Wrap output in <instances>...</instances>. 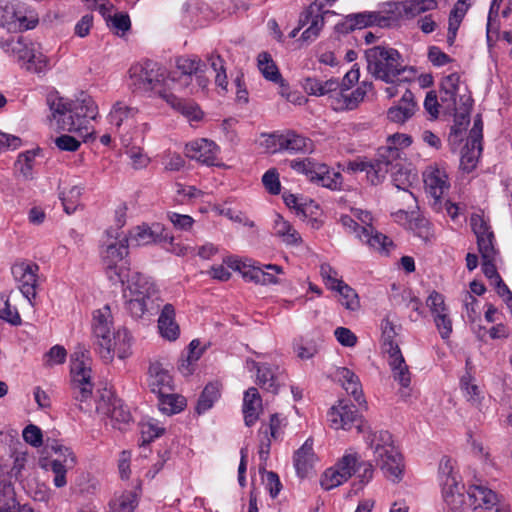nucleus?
<instances>
[{"instance_id": "603ef678", "label": "nucleus", "mask_w": 512, "mask_h": 512, "mask_svg": "<svg viewBox=\"0 0 512 512\" xmlns=\"http://www.w3.org/2000/svg\"><path fill=\"white\" fill-rule=\"evenodd\" d=\"M258 69L265 79L282 84V77L271 56L262 52L258 55Z\"/></svg>"}, {"instance_id": "393cba45", "label": "nucleus", "mask_w": 512, "mask_h": 512, "mask_svg": "<svg viewBox=\"0 0 512 512\" xmlns=\"http://www.w3.org/2000/svg\"><path fill=\"white\" fill-rule=\"evenodd\" d=\"M380 467L384 475L392 482H399L404 473V459L400 450H383L380 454Z\"/></svg>"}, {"instance_id": "c756f323", "label": "nucleus", "mask_w": 512, "mask_h": 512, "mask_svg": "<svg viewBox=\"0 0 512 512\" xmlns=\"http://www.w3.org/2000/svg\"><path fill=\"white\" fill-rule=\"evenodd\" d=\"M72 112L74 119L83 124V119H95L98 115V106L93 98L82 92L75 99H72Z\"/></svg>"}, {"instance_id": "13d9d810", "label": "nucleus", "mask_w": 512, "mask_h": 512, "mask_svg": "<svg viewBox=\"0 0 512 512\" xmlns=\"http://www.w3.org/2000/svg\"><path fill=\"white\" fill-rule=\"evenodd\" d=\"M339 285L340 286L335 291L340 295V303L348 310H357L360 306L357 293L346 283Z\"/></svg>"}, {"instance_id": "bf43d9fd", "label": "nucleus", "mask_w": 512, "mask_h": 512, "mask_svg": "<svg viewBox=\"0 0 512 512\" xmlns=\"http://www.w3.org/2000/svg\"><path fill=\"white\" fill-rule=\"evenodd\" d=\"M409 228L423 241H430L434 237L431 223L424 217H416L409 222Z\"/></svg>"}, {"instance_id": "680f3d73", "label": "nucleus", "mask_w": 512, "mask_h": 512, "mask_svg": "<svg viewBox=\"0 0 512 512\" xmlns=\"http://www.w3.org/2000/svg\"><path fill=\"white\" fill-rule=\"evenodd\" d=\"M426 306L429 308L432 317L449 312L445 303V297L437 291H432L426 299Z\"/></svg>"}, {"instance_id": "864d4df0", "label": "nucleus", "mask_w": 512, "mask_h": 512, "mask_svg": "<svg viewBox=\"0 0 512 512\" xmlns=\"http://www.w3.org/2000/svg\"><path fill=\"white\" fill-rule=\"evenodd\" d=\"M184 406L185 399L182 396L170 392L159 394V409L167 415L180 412Z\"/></svg>"}, {"instance_id": "423d86ee", "label": "nucleus", "mask_w": 512, "mask_h": 512, "mask_svg": "<svg viewBox=\"0 0 512 512\" xmlns=\"http://www.w3.org/2000/svg\"><path fill=\"white\" fill-rule=\"evenodd\" d=\"M90 365L89 351L84 347H78L71 355V381L74 397L80 402H85L92 395Z\"/></svg>"}, {"instance_id": "4c0bfd02", "label": "nucleus", "mask_w": 512, "mask_h": 512, "mask_svg": "<svg viewBox=\"0 0 512 512\" xmlns=\"http://www.w3.org/2000/svg\"><path fill=\"white\" fill-rule=\"evenodd\" d=\"M339 86V81L335 78L322 81L317 78L307 77L303 82V88L308 94L314 96L329 95V98L337 92Z\"/></svg>"}, {"instance_id": "1a4fd4ad", "label": "nucleus", "mask_w": 512, "mask_h": 512, "mask_svg": "<svg viewBox=\"0 0 512 512\" xmlns=\"http://www.w3.org/2000/svg\"><path fill=\"white\" fill-rule=\"evenodd\" d=\"M163 79L160 66L147 60L133 64L128 70V86L134 92H148L156 89Z\"/></svg>"}, {"instance_id": "6ab92c4d", "label": "nucleus", "mask_w": 512, "mask_h": 512, "mask_svg": "<svg viewBox=\"0 0 512 512\" xmlns=\"http://www.w3.org/2000/svg\"><path fill=\"white\" fill-rule=\"evenodd\" d=\"M391 17L384 16L377 11H365L347 15L341 23L342 31L349 32L363 29L368 26L386 27L390 25Z\"/></svg>"}, {"instance_id": "69168bd1", "label": "nucleus", "mask_w": 512, "mask_h": 512, "mask_svg": "<svg viewBox=\"0 0 512 512\" xmlns=\"http://www.w3.org/2000/svg\"><path fill=\"white\" fill-rule=\"evenodd\" d=\"M112 328L113 327V316L111 309L108 305L94 311L92 329L94 328Z\"/></svg>"}, {"instance_id": "c85d7f7f", "label": "nucleus", "mask_w": 512, "mask_h": 512, "mask_svg": "<svg viewBox=\"0 0 512 512\" xmlns=\"http://www.w3.org/2000/svg\"><path fill=\"white\" fill-rule=\"evenodd\" d=\"M159 96L173 109L179 111L189 121H199L203 116L199 106L192 101L182 100L173 93L167 91H160Z\"/></svg>"}, {"instance_id": "a18cd8bd", "label": "nucleus", "mask_w": 512, "mask_h": 512, "mask_svg": "<svg viewBox=\"0 0 512 512\" xmlns=\"http://www.w3.org/2000/svg\"><path fill=\"white\" fill-rule=\"evenodd\" d=\"M40 153L41 149L35 148L22 152L18 155L15 162V169L24 179L28 180L33 178L35 159Z\"/></svg>"}, {"instance_id": "a878e982", "label": "nucleus", "mask_w": 512, "mask_h": 512, "mask_svg": "<svg viewBox=\"0 0 512 512\" xmlns=\"http://www.w3.org/2000/svg\"><path fill=\"white\" fill-rule=\"evenodd\" d=\"M266 142L278 144L280 150H288L290 152H312L313 142L301 135L294 132H288L279 136H269Z\"/></svg>"}, {"instance_id": "de8ad7c7", "label": "nucleus", "mask_w": 512, "mask_h": 512, "mask_svg": "<svg viewBox=\"0 0 512 512\" xmlns=\"http://www.w3.org/2000/svg\"><path fill=\"white\" fill-rule=\"evenodd\" d=\"M472 98L468 93L460 95V104L452 106L456 110L455 124L452 128L455 134H458L464 129V126L469 122V112L472 107Z\"/></svg>"}, {"instance_id": "f8f14e48", "label": "nucleus", "mask_w": 512, "mask_h": 512, "mask_svg": "<svg viewBox=\"0 0 512 512\" xmlns=\"http://www.w3.org/2000/svg\"><path fill=\"white\" fill-rule=\"evenodd\" d=\"M423 181L426 193L432 198V208L435 211H441V198L449 187L446 171L437 165H430L423 172Z\"/></svg>"}, {"instance_id": "cd10ccee", "label": "nucleus", "mask_w": 512, "mask_h": 512, "mask_svg": "<svg viewBox=\"0 0 512 512\" xmlns=\"http://www.w3.org/2000/svg\"><path fill=\"white\" fill-rule=\"evenodd\" d=\"M467 90L466 86L461 82L460 74L453 72L446 76H444L441 80V92L444 94L442 96L443 102H448L447 106L452 108V106H457L460 104V92L461 90Z\"/></svg>"}, {"instance_id": "f03ea898", "label": "nucleus", "mask_w": 512, "mask_h": 512, "mask_svg": "<svg viewBox=\"0 0 512 512\" xmlns=\"http://www.w3.org/2000/svg\"><path fill=\"white\" fill-rule=\"evenodd\" d=\"M368 73L377 80L393 83L408 68L402 64L400 53L391 47L374 46L365 51Z\"/></svg>"}, {"instance_id": "6e6552de", "label": "nucleus", "mask_w": 512, "mask_h": 512, "mask_svg": "<svg viewBox=\"0 0 512 512\" xmlns=\"http://www.w3.org/2000/svg\"><path fill=\"white\" fill-rule=\"evenodd\" d=\"M38 463L43 470L54 473L55 487L62 488L67 484L66 473L75 465L76 456L71 450H43Z\"/></svg>"}, {"instance_id": "37998d69", "label": "nucleus", "mask_w": 512, "mask_h": 512, "mask_svg": "<svg viewBox=\"0 0 512 512\" xmlns=\"http://www.w3.org/2000/svg\"><path fill=\"white\" fill-rule=\"evenodd\" d=\"M275 234L288 245H299L302 238L297 230L282 216L277 215L274 221Z\"/></svg>"}, {"instance_id": "f3484780", "label": "nucleus", "mask_w": 512, "mask_h": 512, "mask_svg": "<svg viewBox=\"0 0 512 512\" xmlns=\"http://www.w3.org/2000/svg\"><path fill=\"white\" fill-rule=\"evenodd\" d=\"M412 139L407 134L396 133L387 138V144L378 149L380 161H383L388 169L396 168L401 159L402 150L409 147Z\"/></svg>"}, {"instance_id": "c9c22d12", "label": "nucleus", "mask_w": 512, "mask_h": 512, "mask_svg": "<svg viewBox=\"0 0 512 512\" xmlns=\"http://www.w3.org/2000/svg\"><path fill=\"white\" fill-rule=\"evenodd\" d=\"M286 425V418L280 417L278 414H273L270 417L269 424L263 425L260 428V435H263L261 445L270 447L272 444H276V441L282 437Z\"/></svg>"}, {"instance_id": "dca6fc26", "label": "nucleus", "mask_w": 512, "mask_h": 512, "mask_svg": "<svg viewBox=\"0 0 512 512\" xmlns=\"http://www.w3.org/2000/svg\"><path fill=\"white\" fill-rule=\"evenodd\" d=\"M388 12L398 19L410 20L417 16L436 10L437 0H401L388 3Z\"/></svg>"}, {"instance_id": "2f4dec72", "label": "nucleus", "mask_w": 512, "mask_h": 512, "mask_svg": "<svg viewBox=\"0 0 512 512\" xmlns=\"http://www.w3.org/2000/svg\"><path fill=\"white\" fill-rule=\"evenodd\" d=\"M161 227L158 224L148 226L146 224L135 227L130 231L128 242L135 246H145L157 243L161 238Z\"/></svg>"}, {"instance_id": "4be33fe9", "label": "nucleus", "mask_w": 512, "mask_h": 512, "mask_svg": "<svg viewBox=\"0 0 512 512\" xmlns=\"http://www.w3.org/2000/svg\"><path fill=\"white\" fill-rule=\"evenodd\" d=\"M466 504L474 512L491 510L499 502L497 494L483 485H472L467 491Z\"/></svg>"}, {"instance_id": "5fc2aeb1", "label": "nucleus", "mask_w": 512, "mask_h": 512, "mask_svg": "<svg viewBox=\"0 0 512 512\" xmlns=\"http://www.w3.org/2000/svg\"><path fill=\"white\" fill-rule=\"evenodd\" d=\"M460 384L467 401L475 406L480 405L483 399V392L476 384L475 380L467 374L461 378Z\"/></svg>"}, {"instance_id": "20e7f679", "label": "nucleus", "mask_w": 512, "mask_h": 512, "mask_svg": "<svg viewBox=\"0 0 512 512\" xmlns=\"http://www.w3.org/2000/svg\"><path fill=\"white\" fill-rule=\"evenodd\" d=\"M92 334L95 349L103 361L112 362L115 354L120 359L131 354L132 336L126 328H94Z\"/></svg>"}, {"instance_id": "338daca9", "label": "nucleus", "mask_w": 512, "mask_h": 512, "mask_svg": "<svg viewBox=\"0 0 512 512\" xmlns=\"http://www.w3.org/2000/svg\"><path fill=\"white\" fill-rule=\"evenodd\" d=\"M27 451L13 450L10 454L12 465L9 471L11 477L18 479L27 463Z\"/></svg>"}, {"instance_id": "f257e3e1", "label": "nucleus", "mask_w": 512, "mask_h": 512, "mask_svg": "<svg viewBox=\"0 0 512 512\" xmlns=\"http://www.w3.org/2000/svg\"><path fill=\"white\" fill-rule=\"evenodd\" d=\"M126 309L135 318L152 313L159 308L158 291L151 279L141 273L133 272L127 278L123 289Z\"/></svg>"}, {"instance_id": "774afa93", "label": "nucleus", "mask_w": 512, "mask_h": 512, "mask_svg": "<svg viewBox=\"0 0 512 512\" xmlns=\"http://www.w3.org/2000/svg\"><path fill=\"white\" fill-rule=\"evenodd\" d=\"M320 275L325 282V285L331 289L336 290L344 282L339 279L338 272L329 264L323 263L320 266Z\"/></svg>"}, {"instance_id": "f704fd0d", "label": "nucleus", "mask_w": 512, "mask_h": 512, "mask_svg": "<svg viewBox=\"0 0 512 512\" xmlns=\"http://www.w3.org/2000/svg\"><path fill=\"white\" fill-rule=\"evenodd\" d=\"M261 409L262 400L260 394L255 387H250L245 391L243 398V413L247 426H251L257 421Z\"/></svg>"}, {"instance_id": "7c9ffc66", "label": "nucleus", "mask_w": 512, "mask_h": 512, "mask_svg": "<svg viewBox=\"0 0 512 512\" xmlns=\"http://www.w3.org/2000/svg\"><path fill=\"white\" fill-rule=\"evenodd\" d=\"M160 335L169 341H175L180 334V328L175 321V309L171 304L164 305L158 318Z\"/></svg>"}, {"instance_id": "ddd939ff", "label": "nucleus", "mask_w": 512, "mask_h": 512, "mask_svg": "<svg viewBox=\"0 0 512 512\" xmlns=\"http://www.w3.org/2000/svg\"><path fill=\"white\" fill-rule=\"evenodd\" d=\"M12 273L19 283L23 296L33 304L39 286V266L35 263H18L13 266Z\"/></svg>"}, {"instance_id": "8fccbe9b", "label": "nucleus", "mask_w": 512, "mask_h": 512, "mask_svg": "<svg viewBox=\"0 0 512 512\" xmlns=\"http://www.w3.org/2000/svg\"><path fill=\"white\" fill-rule=\"evenodd\" d=\"M316 461L317 456L313 450H296L294 455V465L297 474L300 477L308 476Z\"/></svg>"}, {"instance_id": "9d476101", "label": "nucleus", "mask_w": 512, "mask_h": 512, "mask_svg": "<svg viewBox=\"0 0 512 512\" xmlns=\"http://www.w3.org/2000/svg\"><path fill=\"white\" fill-rule=\"evenodd\" d=\"M483 122L480 115L474 119L467 143L461 151L460 166L463 171H473L482 153Z\"/></svg>"}, {"instance_id": "0eeeda50", "label": "nucleus", "mask_w": 512, "mask_h": 512, "mask_svg": "<svg viewBox=\"0 0 512 512\" xmlns=\"http://www.w3.org/2000/svg\"><path fill=\"white\" fill-rule=\"evenodd\" d=\"M46 102L50 110L48 121L52 128L68 132L81 130V123L74 119L72 99L62 97L58 92H54L48 94Z\"/></svg>"}, {"instance_id": "6e6d98bb", "label": "nucleus", "mask_w": 512, "mask_h": 512, "mask_svg": "<svg viewBox=\"0 0 512 512\" xmlns=\"http://www.w3.org/2000/svg\"><path fill=\"white\" fill-rule=\"evenodd\" d=\"M392 176V182L394 186L405 192L408 191V188L411 186L413 181L416 178V174L411 170L401 167L399 164L396 168H392L389 170Z\"/></svg>"}, {"instance_id": "473e14b6", "label": "nucleus", "mask_w": 512, "mask_h": 512, "mask_svg": "<svg viewBox=\"0 0 512 512\" xmlns=\"http://www.w3.org/2000/svg\"><path fill=\"white\" fill-rule=\"evenodd\" d=\"M335 375L345 391L352 395L359 405L365 404L359 378L353 371L346 367H339Z\"/></svg>"}, {"instance_id": "aec40b11", "label": "nucleus", "mask_w": 512, "mask_h": 512, "mask_svg": "<svg viewBox=\"0 0 512 512\" xmlns=\"http://www.w3.org/2000/svg\"><path fill=\"white\" fill-rule=\"evenodd\" d=\"M372 89V83L363 82L352 92L340 90L330 97V106L335 111L353 110L364 100L367 92Z\"/></svg>"}, {"instance_id": "09e8293b", "label": "nucleus", "mask_w": 512, "mask_h": 512, "mask_svg": "<svg viewBox=\"0 0 512 512\" xmlns=\"http://www.w3.org/2000/svg\"><path fill=\"white\" fill-rule=\"evenodd\" d=\"M83 190L84 187L81 185H70L63 188L60 193V199L67 214L74 213L80 206Z\"/></svg>"}, {"instance_id": "bb28decb", "label": "nucleus", "mask_w": 512, "mask_h": 512, "mask_svg": "<svg viewBox=\"0 0 512 512\" xmlns=\"http://www.w3.org/2000/svg\"><path fill=\"white\" fill-rule=\"evenodd\" d=\"M357 238L370 249L382 255H388L394 247L392 240L374 227H361Z\"/></svg>"}, {"instance_id": "c03bdc74", "label": "nucleus", "mask_w": 512, "mask_h": 512, "mask_svg": "<svg viewBox=\"0 0 512 512\" xmlns=\"http://www.w3.org/2000/svg\"><path fill=\"white\" fill-rule=\"evenodd\" d=\"M139 503L135 491H125L115 496L109 503V512H134Z\"/></svg>"}, {"instance_id": "79ce46f5", "label": "nucleus", "mask_w": 512, "mask_h": 512, "mask_svg": "<svg viewBox=\"0 0 512 512\" xmlns=\"http://www.w3.org/2000/svg\"><path fill=\"white\" fill-rule=\"evenodd\" d=\"M138 113L137 107L127 105L123 101H117L113 105L108 118L112 125L119 128L124 122L134 119Z\"/></svg>"}, {"instance_id": "4d7b16f0", "label": "nucleus", "mask_w": 512, "mask_h": 512, "mask_svg": "<svg viewBox=\"0 0 512 512\" xmlns=\"http://www.w3.org/2000/svg\"><path fill=\"white\" fill-rule=\"evenodd\" d=\"M177 68L182 72V74L191 76L196 75L199 72H204L205 63L197 56L192 57H180L177 60Z\"/></svg>"}, {"instance_id": "ea45409f", "label": "nucleus", "mask_w": 512, "mask_h": 512, "mask_svg": "<svg viewBox=\"0 0 512 512\" xmlns=\"http://www.w3.org/2000/svg\"><path fill=\"white\" fill-rule=\"evenodd\" d=\"M388 363L392 370L394 379L402 387H408L411 382V374L401 351L389 354Z\"/></svg>"}, {"instance_id": "7ed1b4c3", "label": "nucleus", "mask_w": 512, "mask_h": 512, "mask_svg": "<svg viewBox=\"0 0 512 512\" xmlns=\"http://www.w3.org/2000/svg\"><path fill=\"white\" fill-rule=\"evenodd\" d=\"M106 241L102 250V263L108 279L113 283H124L127 266L125 257L128 255V236L118 229L106 232Z\"/></svg>"}, {"instance_id": "9b49d317", "label": "nucleus", "mask_w": 512, "mask_h": 512, "mask_svg": "<svg viewBox=\"0 0 512 512\" xmlns=\"http://www.w3.org/2000/svg\"><path fill=\"white\" fill-rule=\"evenodd\" d=\"M439 475L445 501L448 505L456 508L462 503L461 485L454 472V461L443 457L439 463Z\"/></svg>"}, {"instance_id": "5701e85b", "label": "nucleus", "mask_w": 512, "mask_h": 512, "mask_svg": "<svg viewBox=\"0 0 512 512\" xmlns=\"http://www.w3.org/2000/svg\"><path fill=\"white\" fill-rule=\"evenodd\" d=\"M218 152V146L205 138L191 141L185 147L187 157L209 166L216 165Z\"/></svg>"}, {"instance_id": "412c9836", "label": "nucleus", "mask_w": 512, "mask_h": 512, "mask_svg": "<svg viewBox=\"0 0 512 512\" xmlns=\"http://www.w3.org/2000/svg\"><path fill=\"white\" fill-rule=\"evenodd\" d=\"M246 363L249 369L257 370V382L262 389L272 394L278 392L281 385V375L278 366L257 362L251 359H248Z\"/></svg>"}, {"instance_id": "052dcab7", "label": "nucleus", "mask_w": 512, "mask_h": 512, "mask_svg": "<svg viewBox=\"0 0 512 512\" xmlns=\"http://www.w3.org/2000/svg\"><path fill=\"white\" fill-rule=\"evenodd\" d=\"M0 319L12 325L21 323L17 309L10 304L8 297L4 294H0Z\"/></svg>"}, {"instance_id": "a19ab883", "label": "nucleus", "mask_w": 512, "mask_h": 512, "mask_svg": "<svg viewBox=\"0 0 512 512\" xmlns=\"http://www.w3.org/2000/svg\"><path fill=\"white\" fill-rule=\"evenodd\" d=\"M470 5L471 0H458L451 10L448 23V40L450 42L454 41L458 28Z\"/></svg>"}, {"instance_id": "39448f33", "label": "nucleus", "mask_w": 512, "mask_h": 512, "mask_svg": "<svg viewBox=\"0 0 512 512\" xmlns=\"http://www.w3.org/2000/svg\"><path fill=\"white\" fill-rule=\"evenodd\" d=\"M0 47L30 72H42L48 66L47 57L36 45L22 36L0 41Z\"/></svg>"}, {"instance_id": "72a5a7b5", "label": "nucleus", "mask_w": 512, "mask_h": 512, "mask_svg": "<svg viewBox=\"0 0 512 512\" xmlns=\"http://www.w3.org/2000/svg\"><path fill=\"white\" fill-rule=\"evenodd\" d=\"M107 415L113 428L124 430L132 422V415L127 405L121 400L114 398L111 400Z\"/></svg>"}, {"instance_id": "4468645a", "label": "nucleus", "mask_w": 512, "mask_h": 512, "mask_svg": "<svg viewBox=\"0 0 512 512\" xmlns=\"http://www.w3.org/2000/svg\"><path fill=\"white\" fill-rule=\"evenodd\" d=\"M322 0H315L310 4L305 11H303L299 17L300 27H306L302 32L300 40L303 42H313L319 35L324 27V16L321 12Z\"/></svg>"}, {"instance_id": "0e129e2a", "label": "nucleus", "mask_w": 512, "mask_h": 512, "mask_svg": "<svg viewBox=\"0 0 512 512\" xmlns=\"http://www.w3.org/2000/svg\"><path fill=\"white\" fill-rule=\"evenodd\" d=\"M366 443L371 448H385L394 445V439L388 431L380 430L370 433Z\"/></svg>"}, {"instance_id": "58836bf2", "label": "nucleus", "mask_w": 512, "mask_h": 512, "mask_svg": "<svg viewBox=\"0 0 512 512\" xmlns=\"http://www.w3.org/2000/svg\"><path fill=\"white\" fill-rule=\"evenodd\" d=\"M149 383L153 392L163 394L172 390V378L161 364L153 363L149 367Z\"/></svg>"}, {"instance_id": "a211bd4d", "label": "nucleus", "mask_w": 512, "mask_h": 512, "mask_svg": "<svg viewBox=\"0 0 512 512\" xmlns=\"http://www.w3.org/2000/svg\"><path fill=\"white\" fill-rule=\"evenodd\" d=\"M328 421L334 429L349 430L354 425L360 430V417L355 407L344 400L333 406L328 412Z\"/></svg>"}, {"instance_id": "e433bc0d", "label": "nucleus", "mask_w": 512, "mask_h": 512, "mask_svg": "<svg viewBox=\"0 0 512 512\" xmlns=\"http://www.w3.org/2000/svg\"><path fill=\"white\" fill-rule=\"evenodd\" d=\"M312 174L313 175L310 180L312 182H315L331 190H337L341 188L342 175L339 172L330 170L329 167L325 164L318 163V165H315Z\"/></svg>"}, {"instance_id": "b1692460", "label": "nucleus", "mask_w": 512, "mask_h": 512, "mask_svg": "<svg viewBox=\"0 0 512 512\" xmlns=\"http://www.w3.org/2000/svg\"><path fill=\"white\" fill-rule=\"evenodd\" d=\"M416 110L414 94L409 89H405L397 104L387 110V118L391 122L403 124L415 114Z\"/></svg>"}, {"instance_id": "3c124183", "label": "nucleus", "mask_w": 512, "mask_h": 512, "mask_svg": "<svg viewBox=\"0 0 512 512\" xmlns=\"http://www.w3.org/2000/svg\"><path fill=\"white\" fill-rule=\"evenodd\" d=\"M220 384L217 382L209 383L201 393L197 402L196 411L202 414L209 410L215 401L220 397Z\"/></svg>"}, {"instance_id": "e2e57ef3", "label": "nucleus", "mask_w": 512, "mask_h": 512, "mask_svg": "<svg viewBox=\"0 0 512 512\" xmlns=\"http://www.w3.org/2000/svg\"><path fill=\"white\" fill-rule=\"evenodd\" d=\"M164 433V428L160 427L152 420L142 422L140 424V435L142 445L150 444L154 438L161 436Z\"/></svg>"}, {"instance_id": "49530a36", "label": "nucleus", "mask_w": 512, "mask_h": 512, "mask_svg": "<svg viewBox=\"0 0 512 512\" xmlns=\"http://www.w3.org/2000/svg\"><path fill=\"white\" fill-rule=\"evenodd\" d=\"M382 329V348L384 353L387 355L395 353L396 351H401L398 343L395 341V337L397 336V327L394 324L393 320L387 316L381 324Z\"/></svg>"}, {"instance_id": "2eb2a0df", "label": "nucleus", "mask_w": 512, "mask_h": 512, "mask_svg": "<svg viewBox=\"0 0 512 512\" xmlns=\"http://www.w3.org/2000/svg\"><path fill=\"white\" fill-rule=\"evenodd\" d=\"M343 170L348 173L365 172L368 181L373 185L381 183L389 172L388 166L383 161H380L378 154L374 160H368L363 157L351 160Z\"/></svg>"}]
</instances>
